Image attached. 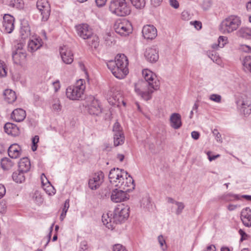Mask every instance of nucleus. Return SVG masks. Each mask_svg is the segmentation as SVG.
I'll return each mask as SVG.
<instances>
[{
    "mask_svg": "<svg viewBox=\"0 0 251 251\" xmlns=\"http://www.w3.org/2000/svg\"><path fill=\"white\" fill-rule=\"evenodd\" d=\"M127 173L124 170L113 168L109 174V181L118 188L129 192L134 188L135 185L132 177L130 175L127 176Z\"/></svg>",
    "mask_w": 251,
    "mask_h": 251,
    "instance_id": "nucleus-1",
    "label": "nucleus"
},
{
    "mask_svg": "<svg viewBox=\"0 0 251 251\" xmlns=\"http://www.w3.org/2000/svg\"><path fill=\"white\" fill-rule=\"evenodd\" d=\"M129 207L128 206L119 205L112 213H107L102 216L103 225L109 229H113V224H120L125 221L129 217Z\"/></svg>",
    "mask_w": 251,
    "mask_h": 251,
    "instance_id": "nucleus-2",
    "label": "nucleus"
},
{
    "mask_svg": "<svg viewBox=\"0 0 251 251\" xmlns=\"http://www.w3.org/2000/svg\"><path fill=\"white\" fill-rule=\"evenodd\" d=\"M128 59L124 54H119L115 57V60L107 62L108 69L117 78H124L128 73Z\"/></svg>",
    "mask_w": 251,
    "mask_h": 251,
    "instance_id": "nucleus-3",
    "label": "nucleus"
},
{
    "mask_svg": "<svg viewBox=\"0 0 251 251\" xmlns=\"http://www.w3.org/2000/svg\"><path fill=\"white\" fill-rule=\"evenodd\" d=\"M159 86V82L150 83L144 80H140L135 84V91L143 99L148 100L151 99L153 90H157Z\"/></svg>",
    "mask_w": 251,
    "mask_h": 251,
    "instance_id": "nucleus-4",
    "label": "nucleus"
},
{
    "mask_svg": "<svg viewBox=\"0 0 251 251\" xmlns=\"http://www.w3.org/2000/svg\"><path fill=\"white\" fill-rule=\"evenodd\" d=\"M109 9L112 13L120 17L127 16L131 12L130 6L126 0H111Z\"/></svg>",
    "mask_w": 251,
    "mask_h": 251,
    "instance_id": "nucleus-5",
    "label": "nucleus"
},
{
    "mask_svg": "<svg viewBox=\"0 0 251 251\" xmlns=\"http://www.w3.org/2000/svg\"><path fill=\"white\" fill-rule=\"evenodd\" d=\"M239 17L232 15L225 19L221 23L219 29L223 33H230L237 29L241 24Z\"/></svg>",
    "mask_w": 251,
    "mask_h": 251,
    "instance_id": "nucleus-6",
    "label": "nucleus"
},
{
    "mask_svg": "<svg viewBox=\"0 0 251 251\" xmlns=\"http://www.w3.org/2000/svg\"><path fill=\"white\" fill-rule=\"evenodd\" d=\"M85 84V80L80 79L76 82L75 85L68 87L66 92L67 98L71 100H79L84 94Z\"/></svg>",
    "mask_w": 251,
    "mask_h": 251,
    "instance_id": "nucleus-7",
    "label": "nucleus"
},
{
    "mask_svg": "<svg viewBox=\"0 0 251 251\" xmlns=\"http://www.w3.org/2000/svg\"><path fill=\"white\" fill-rule=\"evenodd\" d=\"M114 28L115 32L122 36H126L132 31L131 24L127 20L116 21Z\"/></svg>",
    "mask_w": 251,
    "mask_h": 251,
    "instance_id": "nucleus-8",
    "label": "nucleus"
},
{
    "mask_svg": "<svg viewBox=\"0 0 251 251\" xmlns=\"http://www.w3.org/2000/svg\"><path fill=\"white\" fill-rule=\"evenodd\" d=\"M36 4L37 8L42 16V21H47L50 12V5L48 0H38Z\"/></svg>",
    "mask_w": 251,
    "mask_h": 251,
    "instance_id": "nucleus-9",
    "label": "nucleus"
},
{
    "mask_svg": "<svg viewBox=\"0 0 251 251\" xmlns=\"http://www.w3.org/2000/svg\"><path fill=\"white\" fill-rule=\"evenodd\" d=\"M104 175L101 171L95 173L89 179L88 185L92 190H96L100 186L103 181Z\"/></svg>",
    "mask_w": 251,
    "mask_h": 251,
    "instance_id": "nucleus-10",
    "label": "nucleus"
},
{
    "mask_svg": "<svg viewBox=\"0 0 251 251\" xmlns=\"http://www.w3.org/2000/svg\"><path fill=\"white\" fill-rule=\"evenodd\" d=\"M26 57L25 50L23 48L22 44H18L15 46V50L13 51L12 57L14 62L19 64L25 60Z\"/></svg>",
    "mask_w": 251,
    "mask_h": 251,
    "instance_id": "nucleus-11",
    "label": "nucleus"
},
{
    "mask_svg": "<svg viewBox=\"0 0 251 251\" xmlns=\"http://www.w3.org/2000/svg\"><path fill=\"white\" fill-rule=\"evenodd\" d=\"M127 192L124 190L116 188L112 191L111 199L114 202H120L128 199V195Z\"/></svg>",
    "mask_w": 251,
    "mask_h": 251,
    "instance_id": "nucleus-12",
    "label": "nucleus"
},
{
    "mask_svg": "<svg viewBox=\"0 0 251 251\" xmlns=\"http://www.w3.org/2000/svg\"><path fill=\"white\" fill-rule=\"evenodd\" d=\"M77 34L83 39L89 38L92 35V31L89 26L86 24L76 26Z\"/></svg>",
    "mask_w": 251,
    "mask_h": 251,
    "instance_id": "nucleus-13",
    "label": "nucleus"
},
{
    "mask_svg": "<svg viewBox=\"0 0 251 251\" xmlns=\"http://www.w3.org/2000/svg\"><path fill=\"white\" fill-rule=\"evenodd\" d=\"M14 18L9 14H5L3 17L2 25L4 31L8 33H11L14 28Z\"/></svg>",
    "mask_w": 251,
    "mask_h": 251,
    "instance_id": "nucleus-14",
    "label": "nucleus"
},
{
    "mask_svg": "<svg viewBox=\"0 0 251 251\" xmlns=\"http://www.w3.org/2000/svg\"><path fill=\"white\" fill-rule=\"evenodd\" d=\"M142 34L145 39L152 40L157 36V29L153 25H147L144 26Z\"/></svg>",
    "mask_w": 251,
    "mask_h": 251,
    "instance_id": "nucleus-15",
    "label": "nucleus"
},
{
    "mask_svg": "<svg viewBox=\"0 0 251 251\" xmlns=\"http://www.w3.org/2000/svg\"><path fill=\"white\" fill-rule=\"evenodd\" d=\"M145 56L147 60L151 62H156L159 58L158 51L154 46L146 49Z\"/></svg>",
    "mask_w": 251,
    "mask_h": 251,
    "instance_id": "nucleus-16",
    "label": "nucleus"
},
{
    "mask_svg": "<svg viewBox=\"0 0 251 251\" xmlns=\"http://www.w3.org/2000/svg\"><path fill=\"white\" fill-rule=\"evenodd\" d=\"M60 53L64 63L67 64H71L73 60V54L72 50L66 47L60 49Z\"/></svg>",
    "mask_w": 251,
    "mask_h": 251,
    "instance_id": "nucleus-17",
    "label": "nucleus"
},
{
    "mask_svg": "<svg viewBox=\"0 0 251 251\" xmlns=\"http://www.w3.org/2000/svg\"><path fill=\"white\" fill-rule=\"evenodd\" d=\"M88 112L91 115H99L102 112V108L100 105L99 101L95 99L92 100L88 106Z\"/></svg>",
    "mask_w": 251,
    "mask_h": 251,
    "instance_id": "nucleus-18",
    "label": "nucleus"
},
{
    "mask_svg": "<svg viewBox=\"0 0 251 251\" xmlns=\"http://www.w3.org/2000/svg\"><path fill=\"white\" fill-rule=\"evenodd\" d=\"M241 219L245 226H251V210L249 207H246L242 210Z\"/></svg>",
    "mask_w": 251,
    "mask_h": 251,
    "instance_id": "nucleus-19",
    "label": "nucleus"
},
{
    "mask_svg": "<svg viewBox=\"0 0 251 251\" xmlns=\"http://www.w3.org/2000/svg\"><path fill=\"white\" fill-rule=\"evenodd\" d=\"M21 152V147L17 144L11 145L8 150V155L12 158L16 159L20 157Z\"/></svg>",
    "mask_w": 251,
    "mask_h": 251,
    "instance_id": "nucleus-20",
    "label": "nucleus"
},
{
    "mask_svg": "<svg viewBox=\"0 0 251 251\" xmlns=\"http://www.w3.org/2000/svg\"><path fill=\"white\" fill-rule=\"evenodd\" d=\"M26 117L25 111L22 108H17L13 111L11 114V118L16 122H21Z\"/></svg>",
    "mask_w": 251,
    "mask_h": 251,
    "instance_id": "nucleus-21",
    "label": "nucleus"
},
{
    "mask_svg": "<svg viewBox=\"0 0 251 251\" xmlns=\"http://www.w3.org/2000/svg\"><path fill=\"white\" fill-rule=\"evenodd\" d=\"M4 129L8 134L13 136H18L20 133L19 127L15 124L11 123H7L5 124Z\"/></svg>",
    "mask_w": 251,
    "mask_h": 251,
    "instance_id": "nucleus-22",
    "label": "nucleus"
},
{
    "mask_svg": "<svg viewBox=\"0 0 251 251\" xmlns=\"http://www.w3.org/2000/svg\"><path fill=\"white\" fill-rule=\"evenodd\" d=\"M170 120L171 126L174 129H178L182 126L181 116L178 113H173L170 116Z\"/></svg>",
    "mask_w": 251,
    "mask_h": 251,
    "instance_id": "nucleus-23",
    "label": "nucleus"
},
{
    "mask_svg": "<svg viewBox=\"0 0 251 251\" xmlns=\"http://www.w3.org/2000/svg\"><path fill=\"white\" fill-rule=\"evenodd\" d=\"M237 106L241 109H246L251 105V98L245 95H243L237 101Z\"/></svg>",
    "mask_w": 251,
    "mask_h": 251,
    "instance_id": "nucleus-24",
    "label": "nucleus"
},
{
    "mask_svg": "<svg viewBox=\"0 0 251 251\" xmlns=\"http://www.w3.org/2000/svg\"><path fill=\"white\" fill-rule=\"evenodd\" d=\"M30 29L26 21H23L21 24L20 36L22 39H26L30 36Z\"/></svg>",
    "mask_w": 251,
    "mask_h": 251,
    "instance_id": "nucleus-25",
    "label": "nucleus"
},
{
    "mask_svg": "<svg viewBox=\"0 0 251 251\" xmlns=\"http://www.w3.org/2000/svg\"><path fill=\"white\" fill-rule=\"evenodd\" d=\"M142 75L144 78V81L150 82V83H154L155 82H159L157 81L155 75L148 69L143 70Z\"/></svg>",
    "mask_w": 251,
    "mask_h": 251,
    "instance_id": "nucleus-26",
    "label": "nucleus"
},
{
    "mask_svg": "<svg viewBox=\"0 0 251 251\" xmlns=\"http://www.w3.org/2000/svg\"><path fill=\"white\" fill-rule=\"evenodd\" d=\"M30 162L27 157L21 159L19 162V170L22 172L27 173L30 169Z\"/></svg>",
    "mask_w": 251,
    "mask_h": 251,
    "instance_id": "nucleus-27",
    "label": "nucleus"
},
{
    "mask_svg": "<svg viewBox=\"0 0 251 251\" xmlns=\"http://www.w3.org/2000/svg\"><path fill=\"white\" fill-rule=\"evenodd\" d=\"M3 96L5 100L8 103H13L17 99L15 92L11 89H6L3 92Z\"/></svg>",
    "mask_w": 251,
    "mask_h": 251,
    "instance_id": "nucleus-28",
    "label": "nucleus"
},
{
    "mask_svg": "<svg viewBox=\"0 0 251 251\" xmlns=\"http://www.w3.org/2000/svg\"><path fill=\"white\" fill-rule=\"evenodd\" d=\"M109 102L111 103L112 105L117 106H118L121 102H122L124 106L126 105V103L123 100L122 95L118 92L114 94L112 97L109 98Z\"/></svg>",
    "mask_w": 251,
    "mask_h": 251,
    "instance_id": "nucleus-29",
    "label": "nucleus"
},
{
    "mask_svg": "<svg viewBox=\"0 0 251 251\" xmlns=\"http://www.w3.org/2000/svg\"><path fill=\"white\" fill-rule=\"evenodd\" d=\"M28 50L30 52H34L42 46L40 40L34 39L31 40L28 42Z\"/></svg>",
    "mask_w": 251,
    "mask_h": 251,
    "instance_id": "nucleus-30",
    "label": "nucleus"
},
{
    "mask_svg": "<svg viewBox=\"0 0 251 251\" xmlns=\"http://www.w3.org/2000/svg\"><path fill=\"white\" fill-rule=\"evenodd\" d=\"M13 163L10 159L7 157L2 158L1 159L0 165L4 170H8L10 169L13 166Z\"/></svg>",
    "mask_w": 251,
    "mask_h": 251,
    "instance_id": "nucleus-31",
    "label": "nucleus"
},
{
    "mask_svg": "<svg viewBox=\"0 0 251 251\" xmlns=\"http://www.w3.org/2000/svg\"><path fill=\"white\" fill-rule=\"evenodd\" d=\"M25 172L19 171L15 172L12 174V178L14 181L17 183H22L25 180V176H24Z\"/></svg>",
    "mask_w": 251,
    "mask_h": 251,
    "instance_id": "nucleus-32",
    "label": "nucleus"
},
{
    "mask_svg": "<svg viewBox=\"0 0 251 251\" xmlns=\"http://www.w3.org/2000/svg\"><path fill=\"white\" fill-rule=\"evenodd\" d=\"M125 136L124 133L114 134V145L118 146L124 143Z\"/></svg>",
    "mask_w": 251,
    "mask_h": 251,
    "instance_id": "nucleus-33",
    "label": "nucleus"
},
{
    "mask_svg": "<svg viewBox=\"0 0 251 251\" xmlns=\"http://www.w3.org/2000/svg\"><path fill=\"white\" fill-rule=\"evenodd\" d=\"M244 69L246 72L251 73V56H247L245 57L243 61Z\"/></svg>",
    "mask_w": 251,
    "mask_h": 251,
    "instance_id": "nucleus-34",
    "label": "nucleus"
},
{
    "mask_svg": "<svg viewBox=\"0 0 251 251\" xmlns=\"http://www.w3.org/2000/svg\"><path fill=\"white\" fill-rule=\"evenodd\" d=\"M89 40L88 41V43L89 46L94 48H97L99 46V38L98 37L92 33L91 37L88 38Z\"/></svg>",
    "mask_w": 251,
    "mask_h": 251,
    "instance_id": "nucleus-35",
    "label": "nucleus"
},
{
    "mask_svg": "<svg viewBox=\"0 0 251 251\" xmlns=\"http://www.w3.org/2000/svg\"><path fill=\"white\" fill-rule=\"evenodd\" d=\"M9 5L17 9H21L24 7V1L23 0H11Z\"/></svg>",
    "mask_w": 251,
    "mask_h": 251,
    "instance_id": "nucleus-36",
    "label": "nucleus"
},
{
    "mask_svg": "<svg viewBox=\"0 0 251 251\" xmlns=\"http://www.w3.org/2000/svg\"><path fill=\"white\" fill-rule=\"evenodd\" d=\"M227 43V38L226 36H220L218 38V46L220 48H223ZM217 46L216 44L213 45L212 48L215 49Z\"/></svg>",
    "mask_w": 251,
    "mask_h": 251,
    "instance_id": "nucleus-37",
    "label": "nucleus"
},
{
    "mask_svg": "<svg viewBox=\"0 0 251 251\" xmlns=\"http://www.w3.org/2000/svg\"><path fill=\"white\" fill-rule=\"evenodd\" d=\"M32 199L37 204L40 205L43 202V199L38 191H36L32 196Z\"/></svg>",
    "mask_w": 251,
    "mask_h": 251,
    "instance_id": "nucleus-38",
    "label": "nucleus"
},
{
    "mask_svg": "<svg viewBox=\"0 0 251 251\" xmlns=\"http://www.w3.org/2000/svg\"><path fill=\"white\" fill-rule=\"evenodd\" d=\"M132 5L137 9H141L145 5V0H130Z\"/></svg>",
    "mask_w": 251,
    "mask_h": 251,
    "instance_id": "nucleus-39",
    "label": "nucleus"
},
{
    "mask_svg": "<svg viewBox=\"0 0 251 251\" xmlns=\"http://www.w3.org/2000/svg\"><path fill=\"white\" fill-rule=\"evenodd\" d=\"M7 75L6 66L3 62L0 60V78L5 77Z\"/></svg>",
    "mask_w": 251,
    "mask_h": 251,
    "instance_id": "nucleus-40",
    "label": "nucleus"
},
{
    "mask_svg": "<svg viewBox=\"0 0 251 251\" xmlns=\"http://www.w3.org/2000/svg\"><path fill=\"white\" fill-rule=\"evenodd\" d=\"M113 131L114 134H120L123 133L122 129V127L120 124L116 122L113 125Z\"/></svg>",
    "mask_w": 251,
    "mask_h": 251,
    "instance_id": "nucleus-41",
    "label": "nucleus"
},
{
    "mask_svg": "<svg viewBox=\"0 0 251 251\" xmlns=\"http://www.w3.org/2000/svg\"><path fill=\"white\" fill-rule=\"evenodd\" d=\"M158 241L163 251L166 250L167 245L166 244V242L162 235H160L158 237Z\"/></svg>",
    "mask_w": 251,
    "mask_h": 251,
    "instance_id": "nucleus-42",
    "label": "nucleus"
},
{
    "mask_svg": "<svg viewBox=\"0 0 251 251\" xmlns=\"http://www.w3.org/2000/svg\"><path fill=\"white\" fill-rule=\"evenodd\" d=\"M39 136L37 135L35 136L34 137L32 138V145L31 147L32 150L34 151L37 150V144L39 142Z\"/></svg>",
    "mask_w": 251,
    "mask_h": 251,
    "instance_id": "nucleus-43",
    "label": "nucleus"
},
{
    "mask_svg": "<svg viewBox=\"0 0 251 251\" xmlns=\"http://www.w3.org/2000/svg\"><path fill=\"white\" fill-rule=\"evenodd\" d=\"M79 251H89V248L87 241L84 240L80 242Z\"/></svg>",
    "mask_w": 251,
    "mask_h": 251,
    "instance_id": "nucleus-44",
    "label": "nucleus"
},
{
    "mask_svg": "<svg viewBox=\"0 0 251 251\" xmlns=\"http://www.w3.org/2000/svg\"><path fill=\"white\" fill-rule=\"evenodd\" d=\"M209 99L214 102L220 103L221 101L222 97L220 95L214 94L210 96Z\"/></svg>",
    "mask_w": 251,
    "mask_h": 251,
    "instance_id": "nucleus-45",
    "label": "nucleus"
},
{
    "mask_svg": "<svg viewBox=\"0 0 251 251\" xmlns=\"http://www.w3.org/2000/svg\"><path fill=\"white\" fill-rule=\"evenodd\" d=\"M176 204L177 206V209L176 210V214L179 215L182 212L184 208V204L181 202H176Z\"/></svg>",
    "mask_w": 251,
    "mask_h": 251,
    "instance_id": "nucleus-46",
    "label": "nucleus"
},
{
    "mask_svg": "<svg viewBox=\"0 0 251 251\" xmlns=\"http://www.w3.org/2000/svg\"><path fill=\"white\" fill-rule=\"evenodd\" d=\"M52 108L54 111H60L61 109L60 102L58 100H54L52 104Z\"/></svg>",
    "mask_w": 251,
    "mask_h": 251,
    "instance_id": "nucleus-47",
    "label": "nucleus"
},
{
    "mask_svg": "<svg viewBox=\"0 0 251 251\" xmlns=\"http://www.w3.org/2000/svg\"><path fill=\"white\" fill-rule=\"evenodd\" d=\"M113 251H127L126 248L121 244H116L113 246Z\"/></svg>",
    "mask_w": 251,
    "mask_h": 251,
    "instance_id": "nucleus-48",
    "label": "nucleus"
},
{
    "mask_svg": "<svg viewBox=\"0 0 251 251\" xmlns=\"http://www.w3.org/2000/svg\"><path fill=\"white\" fill-rule=\"evenodd\" d=\"M213 134L215 136L217 141L222 142V138L221 136L220 133L218 132V130L216 129H214L212 131Z\"/></svg>",
    "mask_w": 251,
    "mask_h": 251,
    "instance_id": "nucleus-49",
    "label": "nucleus"
},
{
    "mask_svg": "<svg viewBox=\"0 0 251 251\" xmlns=\"http://www.w3.org/2000/svg\"><path fill=\"white\" fill-rule=\"evenodd\" d=\"M211 5L210 0H204L203 3V8L205 10L207 9Z\"/></svg>",
    "mask_w": 251,
    "mask_h": 251,
    "instance_id": "nucleus-50",
    "label": "nucleus"
},
{
    "mask_svg": "<svg viewBox=\"0 0 251 251\" xmlns=\"http://www.w3.org/2000/svg\"><path fill=\"white\" fill-rule=\"evenodd\" d=\"M95 1L98 7H102L106 4L107 0H95Z\"/></svg>",
    "mask_w": 251,
    "mask_h": 251,
    "instance_id": "nucleus-51",
    "label": "nucleus"
},
{
    "mask_svg": "<svg viewBox=\"0 0 251 251\" xmlns=\"http://www.w3.org/2000/svg\"><path fill=\"white\" fill-rule=\"evenodd\" d=\"M170 4L175 9H176L179 7V3L176 0H170Z\"/></svg>",
    "mask_w": 251,
    "mask_h": 251,
    "instance_id": "nucleus-52",
    "label": "nucleus"
},
{
    "mask_svg": "<svg viewBox=\"0 0 251 251\" xmlns=\"http://www.w3.org/2000/svg\"><path fill=\"white\" fill-rule=\"evenodd\" d=\"M5 187L3 185L0 184V199L5 195Z\"/></svg>",
    "mask_w": 251,
    "mask_h": 251,
    "instance_id": "nucleus-53",
    "label": "nucleus"
},
{
    "mask_svg": "<svg viewBox=\"0 0 251 251\" xmlns=\"http://www.w3.org/2000/svg\"><path fill=\"white\" fill-rule=\"evenodd\" d=\"M41 182H42V183L43 185H45L47 183H49V184H50V182L49 181V180L47 179V177H46L45 175H44V174H42V175H41Z\"/></svg>",
    "mask_w": 251,
    "mask_h": 251,
    "instance_id": "nucleus-54",
    "label": "nucleus"
},
{
    "mask_svg": "<svg viewBox=\"0 0 251 251\" xmlns=\"http://www.w3.org/2000/svg\"><path fill=\"white\" fill-rule=\"evenodd\" d=\"M234 197L236 199H237V200L240 199V198L242 197V198H245L246 200H247L248 201H251V196H249V195H242V196H240L238 195H235L234 196Z\"/></svg>",
    "mask_w": 251,
    "mask_h": 251,
    "instance_id": "nucleus-55",
    "label": "nucleus"
},
{
    "mask_svg": "<svg viewBox=\"0 0 251 251\" xmlns=\"http://www.w3.org/2000/svg\"><path fill=\"white\" fill-rule=\"evenodd\" d=\"M163 0H151V4L155 7L159 6Z\"/></svg>",
    "mask_w": 251,
    "mask_h": 251,
    "instance_id": "nucleus-56",
    "label": "nucleus"
},
{
    "mask_svg": "<svg viewBox=\"0 0 251 251\" xmlns=\"http://www.w3.org/2000/svg\"><path fill=\"white\" fill-rule=\"evenodd\" d=\"M69 207V200H66L64 205V208L62 209L63 211L64 212H67Z\"/></svg>",
    "mask_w": 251,
    "mask_h": 251,
    "instance_id": "nucleus-57",
    "label": "nucleus"
},
{
    "mask_svg": "<svg viewBox=\"0 0 251 251\" xmlns=\"http://www.w3.org/2000/svg\"><path fill=\"white\" fill-rule=\"evenodd\" d=\"M192 137L195 140H198L200 137V133L197 131H192L191 132Z\"/></svg>",
    "mask_w": 251,
    "mask_h": 251,
    "instance_id": "nucleus-58",
    "label": "nucleus"
},
{
    "mask_svg": "<svg viewBox=\"0 0 251 251\" xmlns=\"http://www.w3.org/2000/svg\"><path fill=\"white\" fill-rule=\"evenodd\" d=\"M209 57L211 58V60L213 61V62L218 63L219 61L218 56H217L216 54H214L213 53H212L211 55H209Z\"/></svg>",
    "mask_w": 251,
    "mask_h": 251,
    "instance_id": "nucleus-59",
    "label": "nucleus"
},
{
    "mask_svg": "<svg viewBox=\"0 0 251 251\" xmlns=\"http://www.w3.org/2000/svg\"><path fill=\"white\" fill-rule=\"evenodd\" d=\"M194 25L197 29H201V23L200 22L195 21Z\"/></svg>",
    "mask_w": 251,
    "mask_h": 251,
    "instance_id": "nucleus-60",
    "label": "nucleus"
},
{
    "mask_svg": "<svg viewBox=\"0 0 251 251\" xmlns=\"http://www.w3.org/2000/svg\"><path fill=\"white\" fill-rule=\"evenodd\" d=\"M242 49L246 51L251 52V47L248 45H243Z\"/></svg>",
    "mask_w": 251,
    "mask_h": 251,
    "instance_id": "nucleus-61",
    "label": "nucleus"
},
{
    "mask_svg": "<svg viewBox=\"0 0 251 251\" xmlns=\"http://www.w3.org/2000/svg\"><path fill=\"white\" fill-rule=\"evenodd\" d=\"M204 251H216L215 247L214 245H210L207 247Z\"/></svg>",
    "mask_w": 251,
    "mask_h": 251,
    "instance_id": "nucleus-62",
    "label": "nucleus"
},
{
    "mask_svg": "<svg viewBox=\"0 0 251 251\" xmlns=\"http://www.w3.org/2000/svg\"><path fill=\"white\" fill-rule=\"evenodd\" d=\"M117 159L119 160L120 162H122L125 158V156L122 154H118L117 157Z\"/></svg>",
    "mask_w": 251,
    "mask_h": 251,
    "instance_id": "nucleus-63",
    "label": "nucleus"
},
{
    "mask_svg": "<svg viewBox=\"0 0 251 251\" xmlns=\"http://www.w3.org/2000/svg\"><path fill=\"white\" fill-rule=\"evenodd\" d=\"M53 84L54 86L55 91H57L58 90V89L60 88L59 81H57L54 82H53Z\"/></svg>",
    "mask_w": 251,
    "mask_h": 251,
    "instance_id": "nucleus-64",
    "label": "nucleus"
}]
</instances>
